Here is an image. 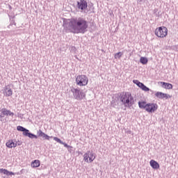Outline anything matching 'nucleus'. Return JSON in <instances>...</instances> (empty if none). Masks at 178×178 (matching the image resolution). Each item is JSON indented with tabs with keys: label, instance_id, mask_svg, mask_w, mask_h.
I'll return each instance as SVG.
<instances>
[{
	"label": "nucleus",
	"instance_id": "obj_1",
	"mask_svg": "<svg viewBox=\"0 0 178 178\" xmlns=\"http://www.w3.org/2000/svg\"><path fill=\"white\" fill-rule=\"evenodd\" d=\"M87 29H88V22L81 17L69 19L67 24V30L74 34H84Z\"/></svg>",
	"mask_w": 178,
	"mask_h": 178
},
{
	"label": "nucleus",
	"instance_id": "obj_2",
	"mask_svg": "<svg viewBox=\"0 0 178 178\" xmlns=\"http://www.w3.org/2000/svg\"><path fill=\"white\" fill-rule=\"evenodd\" d=\"M120 100L124 106H131L134 102V97L130 92H123L120 95Z\"/></svg>",
	"mask_w": 178,
	"mask_h": 178
},
{
	"label": "nucleus",
	"instance_id": "obj_3",
	"mask_svg": "<svg viewBox=\"0 0 178 178\" xmlns=\"http://www.w3.org/2000/svg\"><path fill=\"white\" fill-rule=\"evenodd\" d=\"M138 106L140 109H145L148 113H155L158 111V104L156 103H147L145 102H139Z\"/></svg>",
	"mask_w": 178,
	"mask_h": 178
},
{
	"label": "nucleus",
	"instance_id": "obj_4",
	"mask_svg": "<svg viewBox=\"0 0 178 178\" xmlns=\"http://www.w3.org/2000/svg\"><path fill=\"white\" fill-rule=\"evenodd\" d=\"M75 83L79 87H86L88 84V76L85 74L77 75L75 78Z\"/></svg>",
	"mask_w": 178,
	"mask_h": 178
},
{
	"label": "nucleus",
	"instance_id": "obj_5",
	"mask_svg": "<svg viewBox=\"0 0 178 178\" xmlns=\"http://www.w3.org/2000/svg\"><path fill=\"white\" fill-rule=\"evenodd\" d=\"M154 34L158 38H165L168 36V28L165 26H159L154 30Z\"/></svg>",
	"mask_w": 178,
	"mask_h": 178
},
{
	"label": "nucleus",
	"instance_id": "obj_6",
	"mask_svg": "<svg viewBox=\"0 0 178 178\" xmlns=\"http://www.w3.org/2000/svg\"><path fill=\"white\" fill-rule=\"evenodd\" d=\"M95 153L90 152V150L87 151L83 154V161L86 162V163H92L94 161H95Z\"/></svg>",
	"mask_w": 178,
	"mask_h": 178
},
{
	"label": "nucleus",
	"instance_id": "obj_7",
	"mask_svg": "<svg viewBox=\"0 0 178 178\" xmlns=\"http://www.w3.org/2000/svg\"><path fill=\"white\" fill-rule=\"evenodd\" d=\"M72 92H74L75 99H77L78 101H81V99L86 98V93L81 92L80 89L74 88L73 90H72Z\"/></svg>",
	"mask_w": 178,
	"mask_h": 178
},
{
	"label": "nucleus",
	"instance_id": "obj_8",
	"mask_svg": "<svg viewBox=\"0 0 178 178\" xmlns=\"http://www.w3.org/2000/svg\"><path fill=\"white\" fill-rule=\"evenodd\" d=\"M5 116H15V113L10 110L3 108L0 111V120L2 122Z\"/></svg>",
	"mask_w": 178,
	"mask_h": 178
},
{
	"label": "nucleus",
	"instance_id": "obj_9",
	"mask_svg": "<svg viewBox=\"0 0 178 178\" xmlns=\"http://www.w3.org/2000/svg\"><path fill=\"white\" fill-rule=\"evenodd\" d=\"M22 145V142L19 140L17 142H15L12 139L8 140L6 143V146L7 147V148H16L17 145Z\"/></svg>",
	"mask_w": 178,
	"mask_h": 178
},
{
	"label": "nucleus",
	"instance_id": "obj_10",
	"mask_svg": "<svg viewBox=\"0 0 178 178\" xmlns=\"http://www.w3.org/2000/svg\"><path fill=\"white\" fill-rule=\"evenodd\" d=\"M78 8L80 9L81 12H85L87 9L88 4L86 0H80L77 2Z\"/></svg>",
	"mask_w": 178,
	"mask_h": 178
},
{
	"label": "nucleus",
	"instance_id": "obj_11",
	"mask_svg": "<svg viewBox=\"0 0 178 178\" xmlns=\"http://www.w3.org/2000/svg\"><path fill=\"white\" fill-rule=\"evenodd\" d=\"M155 97L159 98L160 99H169V98H172V95H170L166 93H163L162 92H157L155 93Z\"/></svg>",
	"mask_w": 178,
	"mask_h": 178
},
{
	"label": "nucleus",
	"instance_id": "obj_12",
	"mask_svg": "<svg viewBox=\"0 0 178 178\" xmlns=\"http://www.w3.org/2000/svg\"><path fill=\"white\" fill-rule=\"evenodd\" d=\"M133 83H134V84H136V86H138V87H139V88H140V90H142L143 91H145V92L149 91L148 87L145 86L144 83L140 82L138 80H134Z\"/></svg>",
	"mask_w": 178,
	"mask_h": 178
},
{
	"label": "nucleus",
	"instance_id": "obj_13",
	"mask_svg": "<svg viewBox=\"0 0 178 178\" xmlns=\"http://www.w3.org/2000/svg\"><path fill=\"white\" fill-rule=\"evenodd\" d=\"M159 84H161L163 88H165V90H172V88H173V85H172V83L160 81L159 82Z\"/></svg>",
	"mask_w": 178,
	"mask_h": 178
},
{
	"label": "nucleus",
	"instance_id": "obj_14",
	"mask_svg": "<svg viewBox=\"0 0 178 178\" xmlns=\"http://www.w3.org/2000/svg\"><path fill=\"white\" fill-rule=\"evenodd\" d=\"M149 165L152 168V169H155V170L159 169V163L156 162L155 160H151L149 161Z\"/></svg>",
	"mask_w": 178,
	"mask_h": 178
},
{
	"label": "nucleus",
	"instance_id": "obj_15",
	"mask_svg": "<svg viewBox=\"0 0 178 178\" xmlns=\"http://www.w3.org/2000/svg\"><path fill=\"white\" fill-rule=\"evenodd\" d=\"M0 173H3V175H6V176H15V172H10L6 169L0 168Z\"/></svg>",
	"mask_w": 178,
	"mask_h": 178
},
{
	"label": "nucleus",
	"instance_id": "obj_16",
	"mask_svg": "<svg viewBox=\"0 0 178 178\" xmlns=\"http://www.w3.org/2000/svg\"><path fill=\"white\" fill-rule=\"evenodd\" d=\"M38 134L39 136V137H42L44 140H49V138H52V136H49L48 135H47L45 133L42 132V131L40 130L38 132Z\"/></svg>",
	"mask_w": 178,
	"mask_h": 178
},
{
	"label": "nucleus",
	"instance_id": "obj_17",
	"mask_svg": "<svg viewBox=\"0 0 178 178\" xmlns=\"http://www.w3.org/2000/svg\"><path fill=\"white\" fill-rule=\"evenodd\" d=\"M3 94L6 97H12V95H13V90H12V89L10 88H6L4 89Z\"/></svg>",
	"mask_w": 178,
	"mask_h": 178
},
{
	"label": "nucleus",
	"instance_id": "obj_18",
	"mask_svg": "<svg viewBox=\"0 0 178 178\" xmlns=\"http://www.w3.org/2000/svg\"><path fill=\"white\" fill-rule=\"evenodd\" d=\"M40 165H41V161L40 160H35L31 162V168H40Z\"/></svg>",
	"mask_w": 178,
	"mask_h": 178
},
{
	"label": "nucleus",
	"instance_id": "obj_19",
	"mask_svg": "<svg viewBox=\"0 0 178 178\" xmlns=\"http://www.w3.org/2000/svg\"><path fill=\"white\" fill-rule=\"evenodd\" d=\"M140 62L142 63V65H147L148 63V59L145 57H141Z\"/></svg>",
	"mask_w": 178,
	"mask_h": 178
},
{
	"label": "nucleus",
	"instance_id": "obj_20",
	"mask_svg": "<svg viewBox=\"0 0 178 178\" xmlns=\"http://www.w3.org/2000/svg\"><path fill=\"white\" fill-rule=\"evenodd\" d=\"M122 55H123V54L120 51L115 54L114 58H115V59H118V58L120 59V58H122Z\"/></svg>",
	"mask_w": 178,
	"mask_h": 178
},
{
	"label": "nucleus",
	"instance_id": "obj_21",
	"mask_svg": "<svg viewBox=\"0 0 178 178\" xmlns=\"http://www.w3.org/2000/svg\"><path fill=\"white\" fill-rule=\"evenodd\" d=\"M17 130L18 131H24V130H26V128H24L22 126H18V127H17Z\"/></svg>",
	"mask_w": 178,
	"mask_h": 178
},
{
	"label": "nucleus",
	"instance_id": "obj_22",
	"mask_svg": "<svg viewBox=\"0 0 178 178\" xmlns=\"http://www.w3.org/2000/svg\"><path fill=\"white\" fill-rule=\"evenodd\" d=\"M28 137H29V138H38V137L36 135H34L31 133L29 134Z\"/></svg>",
	"mask_w": 178,
	"mask_h": 178
},
{
	"label": "nucleus",
	"instance_id": "obj_23",
	"mask_svg": "<svg viewBox=\"0 0 178 178\" xmlns=\"http://www.w3.org/2000/svg\"><path fill=\"white\" fill-rule=\"evenodd\" d=\"M54 141H56V143H59V144H63V142L59 139V138L54 137Z\"/></svg>",
	"mask_w": 178,
	"mask_h": 178
},
{
	"label": "nucleus",
	"instance_id": "obj_24",
	"mask_svg": "<svg viewBox=\"0 0 178 178\" xmlns=\"http://www.w3.org/2000/svg\"><path fill=\"white\" fill-rule=\"evenodd\" d=\"M28 129H26L23 131V135L26 136V137H29V134H30V132Z\"/></svg>",
	"mask_w": 178,
	"mask_h": 178
},
{
	"label": "nucleus",
	"instance_id": "obj_25",
	"mask_svg": "<svg viewBox=\"0 0 178 178\" xmlns=\"http://www.w3.org/2000/svg\"><path fill=\"white\" fill-rule=\"evenodd\" d=\"M63 145H64V147H65V148H69L70 146H69L67 144L63 142V143H61Z\"/></svg>",
	"mask_w": 178,
	"mask_h": 178
}]
</instances>
